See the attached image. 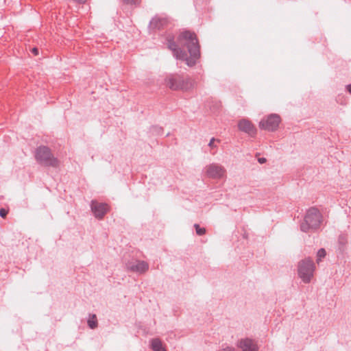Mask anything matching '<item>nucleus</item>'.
Wrapping results in <instances>:
<instances>
[{
  "instance_id": "2eb2a0df",
  "label": "nucleus",
  "mask_w": 351,
  "mask_h": 351,
  "mask_svg": "<svg viewBox=\"0 0 351 351\" xmlns=\"http://www.w3.org/2000/svg\"><path fill=\"white\" fill-rule=\"evenodd\" d=\"M87 323H88V326H89L90 328H91V329L96 328L98 325L96 315H95V314L90 315L89 318L88 319Z\"/></svg>"
},
{
  "instance_id": "9d476101",
  "label": "nucleus",
  "mask_w": 351,
  "mask_h": 351,
  "mask_svg": "<svg viewBox=\"0 0 351 351\" xmlns=\"http://www.w3.org/2000/svg\"><path fill=\"white\" fill-rule=\"evenodd\" d=\"M126 267L128 270L139 274L145 273L149 269L148 263L143 261L129 262L127 263Z\"/></svg>"
},
{
  "instance_id": "a211bd4d",
  "label": "nucleus",
  "mask_w": 351,
  "mask_h": 351,
  "mask_svg": "<svg viewBox=\"0 0 351 351\" xmlns=\"http://www.w3.org/2000/svg\"><path fill=\"white\" fill-rule=\"evenodd\" d=\"M124 3L131 5H138L141 0H123Z\"/></svg>"
},
{
  "instance_id": "b1692460",
  "label": "nucleus",
  "mask_w": 351,
  "mask_h": 351,
  "mask_svg": "<svg viewBox=\"0 0 351 351\" xmlns=\"http://www.w3.org/2000/svg\"><path fill=\"white\" fill-rule=\"evenodd\" d=\"M346 90L350 94H351V84L346 86Z\"/></svg>"
},
{
  "instance_id": "aec40b11",
  "label": "nucleus",
  "mask_w": 351,
  "mask_h": 351,
  "mask_svg": "<svg viewBox=\"0 0 351 351\" xmlns=\"http://www.w3.org/2000/svg\"><path fill=\"white\" fill-rule=\"evenodd\" d=\"M216 141L215 138H212L208 143V146L210 148L216 147L217 146L214 144V142Z\"/></svg>"
},
{
  "instance_id": "f8f14e48",
  "label": "nucleus",
  "mask_w": 351,
  "mask_h": 351,
  "mask_svg": "<svg viewBox=\"0 0 351 351\" xmlns=\"http://www.w3.org/2000/svg\"><path fill=\"white\" fill-rule=\"evenodd\" d=\"M168 24V19L165 17L156 16L150 23L149 27L151 29H160Z\"/></svg>"
},
{
  "instance_id": "39448f33",
  "label": "nucleus",
  "mask_w": 351,
  "mask_h": 351,
  "mask_svg": "<svg viewBox=\"0 0 351 351\" xmlns=\"http://www.w3.org/2000/svg\"><path fill=\"white\" fill-rule=\"evenodd\" d=\"M315 265L310 257L300 261L298 263V274L304 283H309L314 274Z\"/></svg>"
},
{
  "instance_id": "423d86ee",
  "label": "nucleus",
  "mask_w": 351,
  "mask_h": 351,
  "mask_svg": "<svg viewBox=\"0 0 351 351\" xmlns=\"http://www.w3.org/2000/svg\"><path fill=\"white\" fill-rule=\"evenodd\" d=\"M226 169L217 163H212L206 167V176L213 179H221L225 177Z\"/></svg>"
},
{
  "instance_id": "5701e85b",
  "label": "nucleus",
  "mask_w": 351,
  "mask_h": 351,
  "mask_svg": "<svg viewBox=\"0 0 351 351\" xmlns=\"http://www.w3.org/2000/svg\"><path fill=\"white\" fill-rule=\"evenodd\" d=\"M258 162L261 163V164H263L266 162V158H258Z\"/></svg>"
},
{
  "instance_id": "6ab92c4d",
  "label": "nucleus",
  "mask_w": 351,
  "mask_h": 351,
  "mask_svg": "<svg viewBox=\"0 0 351 351\" xmlns=\"http://www.w3.org/2000/svg\"><path fill=\"white\" fill-rule=\"evenodd\" d=\"M8 213V211L7 210H5V208L0 209V216L3 218L5 217Z\"/></svg>"
},
{
  "instance_id": "4be33fe9",
  "label": "nucleus",
  "mask_w": 351,
  "mask_h": 351,
  "mask_svg": "<svg viewBox=\"0 0 351 351\" xmlns=\"http://www.w3.org/2000/svg\"><path fill=\"white\" fill-rule=\"evenodd\" d=\"M32 52L35 55L37 56L38 54V49L36 47H34L32 49Z\"/></svg>"
},
{
  "instance_id": "1a4fd4ad",
  "label": "nucleus",
  "mask_w": 351,
  "mask_h": 351,
  "mask_svg": "<svg viewBox=\"0 0 351 351\" xmlns=\"http://www.w3.org/2000/svg\"><path fill=\"white\" fill-rule=\"evenodd\" d=\"M237 346L241 351H258V347L256 342L249 338L239 339L237 343Z\"/></svg>"
},
{
  "instance_id": "7ed1b4c3",
  "label": "nucleus",
  "mask_w": 351,
  "mask_h": 351,
  "mask_svg": "<svg viewBox=\"0 0 351 351\" xmlns=\"http://www.w3.org/2000/svg\"><path fill=\"white\" fill-rule=\"evenodd\" d=\"M322 215L315 208H309L304 217V221L300 225V230L307 232L311 230L318 228L322 223Z\"/></svg>"
},
{
  "instance_id": "9b49d317",
  "label": "nucleus",
  "mask_w": 351,
  "mask_h": 351,
  "mask_svg": "<svg viewBox=\"0 0 351 351\" xmlns=\"http://www.w3.org/2000/svg\"><path fill=\"white\" fill-rule=\"evenodd\" d=\"M238 128L239 130L248 134L250 136L255 135L256 130L254 125L247 119H243L238 123Z\"/></svg>"
},
{
  "instance_id": "f3484780",
  "label": "nucleus",
  "mask_w": 351,
  "mask_h": 351,
  "mask_svg": "<svg viewBox=\"0 0 351 351\" xmlns=\"http://www.w3.org/2000/svg\"><path fill=\"white\" fill-rule=\"evenodd\" d=\"M339 242L341 245H345L347 242V237L346 235L341 234L339 237Z\"/></svg>"
},
{
  "instance_id": "412c9836",
  "label": "nucleus",
  "mask_w": 351,
  "mask_h": 351,
  "mask_svg": "<svg viewBox=\"0 0 351 351\" xmlns=\"http://www.w3.org/2000/svg\"><path fill=\"white\" fill-rule=\"evenodd\" d=\"M221 351H235V349L232 347L227 346L223 348Z\"/></svg>"
},
{
  "instance_id": "ddd939ff",
  "label": "nucleus",
  "mask_w": 351,
  "mask_h": 351,
  "mask_svg": "<svg viewBox=\"0 0 351 351\" xmlns=\"http://www.w3.org/2000/svg\"><path fill=\"white\" fill-rule=\"evenodd\" d=\"M151 348L154 351H166L162 341L158 338L152 339Z\"/></svg>"
},
{
  "instance_id": "dca6fc26",
  "label": "nucleus",
  "mask_w": 351,
  "mask_h": 351,
  "mask_svg": "<svg viewBox=\"0 0 351 351\" xmlns=\"http://www.w3.org/2000/svg\"><path fill=\"white\" fill-rule=\"evenodd\" d=\"M194 227L195 228L197 234L201 236L206 233V229L204 228H201L199 224L195 223Z\"/></svg>"
},
{
  "instance_id": "6e6552de",
  "label": "nucleus",
  "mask_w": 351,
  "mask_h": 351,
  "mask_svg": "<svg viewBox=\"0 0 351 351\" xmlns=\"http://www.w3.org/2000/svg\"><path fill=\"white\" fill-rule=\"evenodd\" d=\"M90 208L95 217L98 219H102L108 210V204L99 203L95 200L91 202Z\"/></svg>"
},
{
  "instance_id": "4468645a",
  "label": "nucleus",
  "mask_w": 351,
  "mask_h": 351,
  "mask_svg": "<svg viewBox=\"0 0 351 351\" xmlns=\"http://www.w3.org/2000/svg\"><path fill=\"white\" fill-rule=\"evenodd\" d=\"M327 252L324 248H320L316 254V263L319 265L322 260L326 258Z\"/></svg>"
},
{
  "instance_id": "f257e3e1",
  "label": "nucleus",
  "mask_w": 351,
  "mask_h": 351,
  "mask_svg": "<svg viewBox=\"0 0 351 351\" xmlns=\"http://www.w3.org/2000/svg\"><path fill=\"white\" fill-rule=\"evenodd\" d=\"M166 40L168 48L173 51L176 59L185 61L189 66L195 65L196 60L200 56V47L194 32L189 30L180 32L177 40L178 44L171 35L167 37Z\"/></svg>"
},
{
  "instance_id": "0eeeda50",
  "label": "nucleus",
  "mask_w": 351,
  "mask_h": 351,
  "mask_svg": "<svg viewBox=\"0 0 351 351\" xmlns=\"http://www.w3.org/2000/svg\"><path fill=\"white\" fill-rule=\"evenodd\" d=\"M280 122V117L276 114H272L268 116L266 119H263L259 123L261 129L268 131L276 130Z\"/></svg>"
},
{
  "instance_id": "20e7f679",
  "label": "nucleus",
  "mask_w": 351,
  "mask_h": 351,
  "mask_svg": "<svg viewBox=\"0 0 351 351\" xmlns=\"http://www.w3.org/2000/svg\"><path fill=\"white\" fill-rule=\"evenodd\" d=\"M35 158L36 161L44 166L58 167L60 162L53 155L51 149L46 146H40L36 149Z\"/></svg>"
},
{
  "instance_id": "f03ea898",
  "label": "nucleus",
  "mask_w": 351,
  "mask_h": 351,
  "mask_svg": "<svg viewBox=\"0 0 351 351\" xmlns=\"http://www.w3.org/2000/svg\"><path fill=\"white\" fill-rule=\"evenodd\" d=\"M167 86L173 90L187 91L194 88L195 82L190 77L179 75H171L166 79Z\"/></svg>"
}]
</instances>
